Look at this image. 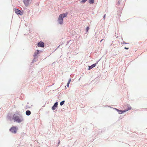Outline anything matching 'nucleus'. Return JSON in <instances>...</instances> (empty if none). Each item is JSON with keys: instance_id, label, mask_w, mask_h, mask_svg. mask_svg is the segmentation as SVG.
<instances>
[{"instance_id": "f257e3e1", "label": "nucleus", "mask_w": 147, "mask_h": 147, "mask_svg": "<svg viewBox=\"0 0 147 147\" xmlns=\"http://www.w3.org/2000/svg\"><path fill=\"white\" fill-rule=\"evenodd\" d=\"M13 119L15 121H16L18 123H20L23 120V119L22 118H20L18 116H14V115Z\"/></svg>"}, {"instance_id": "f03ea898", "label": "nucleus", "mask_w": 147, "mask_h": 147, "mask_svg": "<svg viewBox=\"0 0 147 147\" xmlns=\"http://www.w3.org/2000/svg\"><path fill=\"white\" fill-rule=\"evenodd\" d=\"M127 107H128V109L124 111L119 110V109H115L118 112L119 114H121L131 109V107L129 105H128L127 106Z\"/></svg>"}, {"instance_id": "7ed1b4c3", "label": "nucleus", "mask_w": 147, "mask_h": 147, "mask_svg": "<svg viewBox=\"0 0 147 147\" xmlns=\"http://www.w3.org/2000/svg\"><path fill=\"white\" fill-rule=\"evenodd\" d=\"M68 14L67 13L61 14L59 15L58 19L63 20V18L66 17Z\"/></svg>"}, {"instance_id": "20e7f679", "label": "nucleus", "mask_w": 147, "mask_h": 147, "mask_svg": "<svg viewBox=\"0 0 147 147\" xmlns=\"http://www.w3.org/2000/svg\"><path fill=\"white\" fill-rule=\"evenodd\" d=\"M10 131L12 133L15 134L16 133L17 129L15 127H13L10 129Z\"/></svg>"}, {"instance_id": "39448f33", "label": "nucleus", "mask_w": 147, "mask_h": 147, "mask_svg": "<svg viewBox=\"0 0 147 147\" xmlns=\"http://www.w3.org/2000/svg\"><path fill=\"white\" fill-rule=\"evenodd\" d=\"M45 45L44 43L41 41L39 42L38 44V47H44Z\"/></svg>"}, {"instance_id": "423d86ee", "label": "nucleus", "mask_w": 147, "mask_h": 147, "mask_svg": "<svg viewBox=\"0 0 147 147\" xmlns=\"http://www.w3.org/2000/svg\"><path fill=\"white\" fill-rule=\"evenodd\" d=\"M15 12L17 14L22 15V12L21 11L16 9H15Z\"/></svg>"}, {"instance_id": "0eeeda50", "label": "nucleus", "mask_w": 147, "mask_h": 147, "mask_svg": "<svg viewBox=\"0 0 147 147\" xmlns=\"http://www.w3.org/2000/svg\"><path fill=\"white\" fill-rule=\"evenodd\" d=\"M30 0H23V2L26 6H27L28 5Z\"/></svg>"}, {"instance_id": "6e6552de", "label": "nucleus", "mask_w": 147, "mask_h": 147, "mask_svg": "<svg viewBox=\"0 0 147 147\" xmlns=\"http://www.w3.org/2000/svg\"><path fill=\"white\" fill-rule=\"evenodd\" d=\"M57 102L55 103L54 105L52 107V109L53 110H54L55 109V108L57 107Z\"/></svg>"}, {"instance_id": "1a4fd4ad", "label": "nucleus", "mask_w": 147, "mask_h": 147, "mask_svg": "<svg viewBox=\"0 0 147 147\" xmlns=\"http://www.w3.org/2000/svg\"><path fill=\"white\" fill-rule=\"evenodd\" d=\"M40 53V52L38 50H37V51L36 52H35L34 55V57H36Z\"/></svg>"}, {"instance_id": "9d476101", "label": "nucleus", "mask_w": 147, "mask_h": 147, "mask_svg": "<svg viewBox=\"0 0 147 147\" xmlns=\"http://www.w3.org/2000/svg\"><path fill=\"white\" fill-rule=\"evenodd\" d=\"M96 63L92 65L91 66H89V69H91L93 67H94L96 65Z\"/></svg>"}, {"instance_id": "9b49d317", "label": "nucleus", "mask_w": 147, "mask_h": 147, "mask_svg": "<svg viewBox=\"0 0 147 147\" xmlns=\"http://www.w3.org/2000/svg\"><path fill=\"white\" fill-rule=\"evenodd\" d=\"M58 21L59 23L61 24H62L63 23V20H60L58 19Z\"/></svg>"}, {"instance_id": "f8f14e48", "label": "nucleus", "mask_w": 147, "mask_h": 147, "mask_svg": "<svg viewBox=\"0 0 147 147\" xmlns=\"http://www.w3.org/2000/svg\"><path fill=\"white\" fill-rule=\"evenodd\" d=\"M26 113L27 115H29L31 114L30 111L29 110H27L26 111Z\"/></svg>"}, {"instance_id": "ddd939ff", "label": "nucleus", "mask_w": 147, "mask_h": 147, "mask_svg": "<svg viewBox=\"0 0 147 147\" xmlns=\"http://www.w3.org/2000/svg\"><path fill=\"white\" fill-rule=\"evenodd\" d=\"M94 0H89V3L90 4H93L94 3Z\"/></svg>"}, {"instance_id": "4468645a", "label": "nucleus", "mask_w": 147, "mask_h": 147, "mask_svg": "<svg viewBox=\"0 0 147 147\" xmlns=\"http://www.w3.org/2000/svg\"><path fill=\"white\" fill-rule=\"evenodd\" d=\"M71 81V79H69V80L68 81V82L67 83V86L68 87L69 86V84L70 82Z\"/></svg>"}, {"instance_id": "2eb2a0df", "label": "nucleus", "mask_w": 147, "mask_h": 147, "mask_svg": "<svg viewBox=\"0 0 147 147\" xmlns=\"http://www.w3.org/2000/svg\"><path fill=\"white\" fill-rule=\"evenodd\" d=\"M65 102V101L64 100H63V101H61L60 103V105H61V106H62V105H63L64 103Z\"/></svg>"}, {"instance_id": "dca6fc26", "label": "nucleus", "mask_w": 147, "mask_h": 147, "mask_svg": "<svg viewBox=\"0 0 147 147\" xmlns=\"http://www.w3.org/2000/svg\"><path fill=\"white\" fill-rule=\"evenodd\" d=\"M87 0H82L81 1V3H84L86 2Z\"/></svg>"}, {"instance_id": "f3484780", "label": "nucleus", "mask_w": 147, "mask_h": 147, "mask_svg": "<svg viewBox=\"0 0 147 147\" xmlns=\"http://www.w3.org/2000/svg\"><path fill=\"white\" fill-rule=\"evenodd\" d=\"M89 28L88 27H87L86 28V29L87 32L88 31V30H89Z\"/></svg>"}, {"instance_id": "a211bd4d", "label": "nucleus", "mask_w": 147, "mask_h": 147, "mask_svg": "<svg viewBox=\"0 0 147 147\" xmlns=\"http://www.w3.org/2000/svg\"><path fill=\"white\" fill-rule=\"evenodd\" d=\"M105 16H106V15L105 14L103 16V18L105 19Z\"/></svg>"}, {"instance_id": "6ab92c4d", "label": "nucleus", "mask_w": 147, "mask_h": 147, "mask_svg": "<svg viewBox=\"0 0 147 147\" xmlns=\"http://www.w3.org/2000/svg\"><path fill=\"white\" fill-rule=\"evenodd\" d=\"M124 49H127H127H129V48H127L126 47H125L124 48Z\"/></svg>"}, {"instance_id": "aec40b11", "label": "nucleus", "mask_w": 147, "mask_h": 147, "mask_svg": "<svg viewBox=\"0 0 147 147\" xmlns=\"http://www.w3.org/2000/svg\"><path fill=\"white\" fill-rule=\"evenodd\" d=\"M103 40V39H102L100 41V42H101Z\"/></svg>"}]
</instances>
